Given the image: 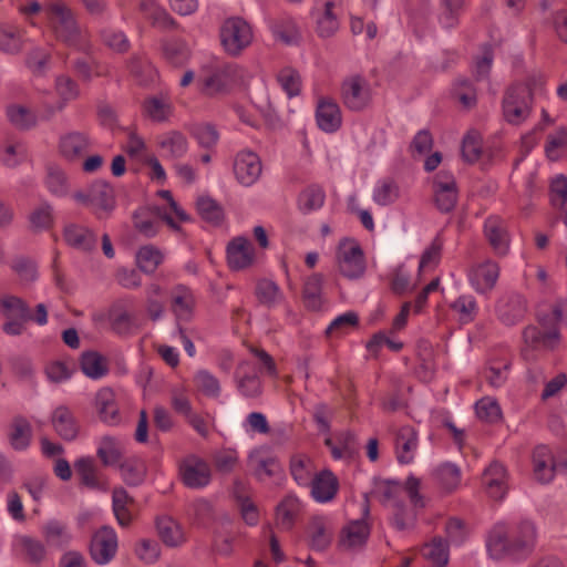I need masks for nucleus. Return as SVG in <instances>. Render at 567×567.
<instances>
[{
    "label": "nucleus",
    "mask_w": 567,
    "mask_h": 567,
    "mask_svg": "<svg viewBox=\"0 0 567 567\" xmlns=\"http://www.w3.org/2000/svg\"><path fill=\"white\" fill-rule=\"evenodd\" d=\"M95 404L100 419L110 425L120 422L118 411L115 402V393L110 388H103L96 393Z\"/></svg>",
    "instance_id": "37"
},
{
    "label": "nucleus",
    "mask_w": 567,
    "mask_h": 567,
    "mask_svg": "<svg viewBox=\"0 0 567 567\" xmlns=\"http://www.w3.org/2000/svg\"><path fill=\"white\" fill-rule=\"evenodd\" d=\"M171 311L177 326L192 321L197 303L196 296L189 287L178 284L171 290Z\"/></svg>",
    "instance_id": "16"
},
{
    "label": "nucleus",
    "mask_w": 567,
    "mask_h": 567,
    "mask_svg": "<svg viewBox=\"0 0 567 567\" xmlns=\"http://www.w3.org/2000/svg\"><path fill=\"white\" fill-rule=\"evenodd\" d=\"M434 196L441 212H450L457 200V189L454 176L447 172H440L433 183Z\"/></svg>",
    "instance_id": "22"
},
{
    "label": "nucleus",
    "mask_w": 567,
    "mask_h": 567,
    "mask_svg": "<svg viewBox=\"0 0 567 567\" xmlns=\"http://www.w3.org/2000/svg\"><path fill=\"white\" fill-rule=\"evenodd\" d=\"M234 174L243 186H251L261 174V162L258 155L250 151L239 152L234 162Z\"/></svg>",
    "instance_id": "19"
},
{
    "label": "nucleus",
    "mask_w": 567,
    "mask_h": 567,
    "mask_svg": "<svg viewBox=\"0 0 567 567\" xmlns=\"http://www.w3.org/2000/svg\"><path fill=\"white\" fill-rule=\"evenodd\" d=\"M55 432L64 440H74L79 433V424L72 412L65 406H59L52 414Z\"/></svg>",
    "instance_id": "38"
},
{
    "label": "nucleus",
    "mask_w": 567,
    "mask_h": 567,
    "mask_svg": "<svg viewBox=\"0 0 567 567\" xmlns=\"http://www.w3.org/2000/svg\"><path fill=\"white\" fill-rule=\"evenodd\" d=\"M525 312V300L519 296L502 300L497 306L498 318L506 326H514L519 322Z\"/></svg>",
    "instance_id": "40"
},
{
    "label": "nucleus",
    "mask_w": 567,
    "mask_h": 567,
    "mask_svg": "<svg viewBox=\"0 0 567 567\" xmlns=\"http://www.w3.org/2000/svg\"><path fill=\"white\" fill-rule=\"evenodd\" d=\"M484 234L497 256L502 257L508 252L509 236L502 218L497 216L488 217L484 223Z\"/></svg>",
    "instance_id": "27"
},
{
    "label": "nucleus",
    "mask_w": 567,
    "mask_h": 567,
    "mask_svg": "<svg viewBox=\"0 0 567 567\" xmlns=\"http://www.w3.org/2000/svg\"><path fill=\"white\" fill-rule=\"evenodd\" d=\"M567 321V300L557 302L547 313L539 315V324L537 327H527L523 332V339L526 346L538 348H553L558 340V324Z\"/></svg>",
    "instance_id": "4"
},
{
    "label": "nucleus",
    "mask_w": 567,
    "mask_h": 567,
    "mask_svg": "<svg viewBox=\"0 0 567 567\" xmlns=\"http://www.w3.org/2000/svg\"><path fill=\"white\" fill-rule=\"evenodd\" d=\"M340 95L348 110L360 112L371 104L374 90L369 79L361 74H351L342 81Z\"/></svg>",
    "instance_id": "11"
},
{
    "label": "nucleus",
    "mask_w": 567,
    "mask_h": 567,
    "mask_svg": "<svg viewBox=\"0 0 567 567\" xmlns=\"http://www.w3.org/2000/svg\"><path fill=\"white\" fill-rule=\"evenodd\" d=\"M499 277V266L491 259L474 262L467 270L470 286L481 295L489 292Z\"/></svg>",
    "instance_id": "17"
},
{
    "label": "nucleus",
    "mask_w": 567,
    "mask_h": 567,
    "mask_svg": "<svg viewBox=\"0 0 567 567\" xmlns=\"http://www.w3.org/2000/svg\"><path fill=\"white\" fill-rule=\"evenodd\" d=\"M134 553L142 563L152 565L158 560L161 547L155 539L142 538L136 542Z\"/></svg>",
    "instance_id": "63"
},
{
    "label": "nucleus",
    "mask_w": 567,
    "mask_h": 567,
    "mask_svg": "<svg viewBox=\"0 0 567 567\" xmlns=\"http://www.w3.org/2000/svg\"><path fill=\"white\" fill-rule=\"evenodd\" d=\"M74 198L90 207L100 219L109 216L115 206L113 188L103 181L94 182L87 192H78Z\"/></svg>",
    "instance_id": "12"
},
{
    "label": "nucleus",
    "mask_w": 567,
    "mask_h": 567,
    "mask_svg": "<svg viewBox=\"0 0 567 567\" xmlns=\"http://www.w3.org/2000/svg\"><path fill=\"white\" fill-rule=\"evenodd\" d=\"M0 313L4 318H20V319H30L31 311L27 303L11 295H6L0 299Z\"/></svg>",
    "instance_id": "53"
},
{
    "label": "nucleus",
    "mask_w": 567,
    "mask_h": 567,
    "mask_svg": "<svg viewBox=\"0 0 567 567\" xmlns=\"http://www.w3.org/2000/svg\"><path fill=\"white\" fill-rule=\"evenodd\" d=\"M44 14L56 40L70 47L79 44L81 31L68 4L60 0H51L44 4Z\"/></svg>",
    "instance_id": "6"
},
{
    "label": "nucleus",
    "mask_w": 567,
    "mask_h": 567,
    "mask_svg": "<svg viewBox=\"0 0 567 567\" xmlns=\"http://www.w3.org/2000/svg\"><path fill=\"white\" fill-rule=\"evenodd\" d=\"M159 151L164 157L181 158L188 151V141L179 131H168L157 137Z\"/></svg>",
    "instance_id": "33"
},
{
    "label": "nucleus",
    "mask_w": 567,
    "mask_h": 567,
    "mask_svg": "<svg viewBox=\"0 0 567 567\" xmlns=\"http://www.w3.org/2000/svg\"><path fill=\"white\" fill-rule=\"evenodd\" d=\"M334 259L338 271L348 279L361 278L365 272L364 252L353 238L344 237L339 240Z\"/></svg>",
    "instance_id": "9"
},
{
    "label": "nucleus",
    "mask_w": 567,
    "mask_h": 567,
    "mask_svg": "<svg viewBox=\"0 0 567 567\" xmlns=\"http://www.w3.org/2000/svg\"><path fill=\"white\" fill-rule=\"evenodd\" d=\"M254 353L260 367L258 368L252 361H243L237 367L234 375L236 388L245 398H256L261 393V371L275 374V362L272 358L264 350H254Z\"/></svg>",
    "instance_id": "5"
},
{
    "label": "nucleus",
    "mask_w": 567,
    "mask_h": 567,
    "mask_svg": "<svg viewBox=\"0 0 567 567\" xmlns=\"http://www.w3.org/2000/svg\"><path fill=\"white\" fill-rule=\"evenodd\" d=\"M28 41L27 30L13 22H0V51L17 55L22 52Z\"/></svg>",
    "instance_id": "25"
},
{
    "label": "nucleus",
    "mask_w": 567,
    "mask_h": 567,
    "mask_svg": "<svg viewBox=\"0 0 567 567\" xmlns=\"http://www.w3.org/2000/svg\"><path fill=\"white\" fill-rule=\"evenodd\" d=\"M316 122L318 127L326 133L338 131L342 123L339 104L331 97H319L316 105Z\"/></svg>",
    "instance_id": "20"
},
{
    "label": "nucleus",
    "mask_w": 567,
    "mask_h": 567,
    "mask_svg": "<svg viewBox=\"0 0 567 567\" xmlns=\"http://www.w3.org/2000/svg\"><path fill=\"white\" fill-rule=\"evenodd\" d=\"M41 530L47 545L51 547H63L71 539L66 525L58 519L48 520Z\"/></svg>",
    "instance_id": "46"
},
{
    "label": "nucleus",
    "mask_w": 567,
    "mask_h": 567,
    "mask_svg": "<svg viewBox=\"0 0 567 567\" xmlns=\"http://www.w3.org/2000/svg\"><path fill=\"white\" fill-rule=\"evenodd\" d=\"M274 35L286 44H295L299 39V31L291 18H280L271 27Z\"/></svg>",
    "instance_id": "62"
},
{
    "label": "nucleus",
    "mask_w": 567,
    "mask_h": 567,
    "mask_svg": "<svg viewBox=\"0 0 567 567\" xmlns=\"http://www.w3.org/2000/svg\"><path fill=\"white\" fill-rule=\"evenodd\" d=\"M112 329L118 334L128 333L135 327V317L132 315L124 303L113 305L109 313Z\"/></svg>",
    "instance_id": "48"
},
{
    "label": "nucleus",
    "mask_w": 567,
    "mask_h": 567,
    "mask_svg": "<svg viewBox=\"0 0 567 567\" xmlns=\"http://www.w3.org/2000/svg\"><path fill=\"white\" fill-rule=\"evenodd\" d=\"M509 360L507 357L492 358L484 372V378L494 388L502 386L507 380Z\"/></svg>",
    "instance_id": "50"
},
{
    "label": "nucleus",
    "mask_w": 567,
    "mask_h": 567,
    "mask_svg": "<svg viewBox=\"0 0 567 567\" xmlns=\"http://www.w3.org/2000/svg\"><path fill=\"white\" fill-rule=\"evenodd\" d=\"M421 553L436 567H444L449 561L447 545L442 538H433L423 546Z\"/></svg>",
    "instance_id": "58"
},
{
    "label": "nucleus",
    "mask_w": 567,
    "mask_h": 567,
    "mask_svg": "<svg viewBox=\"0 0 567 567\" xmlns=\"http://www.w3.org/2000/svg\"><path fill=\"white\" fill-rule=\"evenodd\" d=\"M451 309L457 316V320L462 324L472 322L478 311L475 298L471 295H462L452 302Z\"/></svg>",
    "instance_id": "52"
},
{
    "label": "nucleus",
    "mask_w": 567,
    "mask_h": 567,
    "mask_svg": "<svg viewBox=\"0 0 567 567\" xmlns=\"http://www.w3.org/2000/svg\"><path fill=\"white\" fill-rule=\"evenodd\" d=\"M121 471L124 481L130 485L136 486L144 481L146 464L142 458H130L122 464Z\"/></svg>",
    "instance_id": "61"
},
{
    "label": "nucleus",
    "mask_w": 567,
    "mask_h": 567,
    "mask_svg": "<svg viewBox=\"0 0 567 567\" xmlns=\"http://www.w3.org/2000/svg\"><path fill=\"white\" fill-rule=\"evenodd\" d=\"M17 546L32 563H41L45 558V546L41 540L37 538L30 536H19L17 538Z\"/></svg>",
    "instance_id": "59"
},
{
    "label": "nucleus",
    "mask_w": 567,
    "mask_h": 567,
    "mask_svg": "<svg viewBox=\"0 0 567 567\" xmlns=\"http://www.w3.org/2000/svg\"><path fill=\"white\" fill-rule=\"evenodd\" d=\"M178 471L182 482L189 488H204L212 481L209 463L195 454H189L181 460Z\"/></svg>",
    "instance_id": "14"
},
{
    "label": "nucleus",
    "mask_w": 567,
    "mask_h": 567,
    "mask_svg": "<svg viewBox=\"0 0 567 567\" xmlns=\"http://www.w3.org/2000/svg\"><path fill=\"white\" fill-rule=\"evenodd\" d=\"M323 277L320 274H313L309 276L303 286V299L306 307L310 310H319L322 303L321 290H322Z\"/></svg>",
    "instance_id": "51"
},
{
    "label": "nucleus",
    "mask_w": 567,
    "mask_h": 567,
    "mask_svg": "<svg viewBox=\"0 0 567 567\" xmlns=\"http://www.w3.org/2000/svg\"><path fill=\"white\" fill-rule=\"evenodd\" d=\"M420 481L410 477L405 486L396 481L379 480L374 483L373 496L384 504L395 506L401 503L402 497H408L414 507L423 506L422 497L419 494Z\"/></svg>",
    "instance_id": "10"
},
{
    "label": "nucleus",
    "mask_w": 567,
    "mask_h": 567,
    "mask_svg": "<svg viewBox=\"0 0 567 567\" xmlns=\"http://www.w3.org/2000/svg\"><path fill=\"white\" fill-rule=\"evenodd\" d=\"M219 38L224 51L228 55L238 56L252 43L254 30L243 18L231 17L221 23Z\"/></svg>",
    "instance_id": "7"
},
{
    "label": "nucleus",
    "mask_w": 567,
    "mask_h": 567,
    "mask_svg": "<svg viewBox=\"0 0 567 567\" xmlns=\"http://www.w3.org/2000/svg\"><path fill=\"white\" fill-rule=\"evenodd\" d=\"M55 91L59 95V101L56 103L49 102L45 97L44 100V111L41 112V117L44 120L52 118L59 111H61L65 104L75 99L79 94L76 83L64 75L58 76L55 80Z\"/></svg>",
    "instance_id": "23"
},
{
    "label": "nucleus",
    "mask_w": 567,
    "mask_h": 567,
    "mask_svg": "<svg viewBox=\"0 0 567 567\" xmlns=\"http://www.w3.org/2000/svg\"><path fill=\"white\" fill-rule=\"evenodd\" d=\"M361 511L362 516L358 519L350 520L340 532L339 546L343 549H352L362 546L370 535V508L367 498L362 504Z\"/></svg>",
    "instance_id": "15"
},
{
    "label": "nucleus",
    "mask_w": 567,
    "mask_h": 567,
    "mask_svg": "<svg viewBox=\"0 0 567 567\" xmlns=\"http://www.w3.org/2000/svg\"><path fill=\"white\" fill-rule=\"evenodd\" d=\"M532 463L535 480L548 484L558 473L567 471V453L548 445H538L533 452Z\"/></svg>",
    "instance_id": "8"
},
{
    "label": "nucleus",
    "mask_w": 567,
    "mask_h": 567,
    "mask_svg": "<svg viewBox=\"0 0 567 567\" xmlns=\"http://www.w3.org/2000/svg\"><path fill=\"white\" fill-rule=\"evenodd\" d=\"M341 0H315L311 17L321 38H328L339 29Z\"/></svg>",
    "instance_id": "13"
},
{
    "label": "nucleus",
    "mask_w": 567,
    "mask_h": 567,
    "mask_svg": "<svg viewBox=\"0 0 567 567\" xmlns=\"http://www.w3.org/2000/svg\"><path fill=\"white\" fill-rule=\"evenodd\" d=\"M417 450V434L412 426H402L395 436V454L399 463L410 464Z\"/></svg>",
    "instance_id": "32"
},
{
    "label": "nucleus",
    "mask_w": 567,
    "mask_h": 567,
    "mask_svg": "<svg viewBox=\"0 0 567 567\" xmlns=\"http://www.w3.org/2000/svg\"><path fill=\"white\" fill-rule=\"evenodd\" d=\"M301 508L300 501L296 496H287L277 507V522L284 528H290Z\"/></svg>",
    "instance_id": "55"
},
{
    "label": "nucleus",
    "mask_w": 567,
    "mask_h": 567,
    "mask_svg": "<svg viewBox=\"0 0 567 567\" xmlns=\"http://www.w3.org/2000/svg\"><path fill=\"white\" fill-rule=\"evenodd\" d=\"M45 185L54 196L62 197L68 194L69 186L65 173L56 165L48 167Z\"/></svg>",
    "instance_id": "60"
},
{
    "label": "nucleus",
    "mask_w": 567,
    "mask_h": 567,
    "mask_svg": "<svg viewBox=\"0 0 567 567\" xmlns=\"http://www.w3.org/2000/svg\"><path fill=\"white\" fill-rule=\"evenodd\" d=\"M173 111V103L166 94L150 95L142 104L143 115L157 123L168 121Z\"/></svg>",
    "instance_id": "31"
},
{
    "label": "nucleus",
    "mask_w": 567,
    "mask_h": 567,
    "mask_svg": "<svg viewBox=\"0 0 567 567\" xmlns=\"http://www.w3.org/2000/svg\"><path fill=\"white\" fill-rule=\"evenodd\" d=\"M163 204L157 207L158 215L175 230H178L177 221L187 220L186 213L174 200L169 190L158 192Z\"/></svg>",
    "instance_id": "41"
},
{
    "label": "nucleus",
    "mask_w": 567,
    "mask_h": 567,
    "mask_svg": "<svg viewBox=\"0 0 567 567\" xmlns=\"http://www.w3.org/2000/svg\"><path fill=\"white\" fill-rule=\"evenodd\" d=\"M74 467L82 484L91 488H102V481L97 474L95 463L91 457L80 458L76 461Z\"/></svg>",
    "instance_id": "54"
},
{
    "label": "nucleus",
    "mask_w": 567,
    "mask_h": 567,
    "mask_svg": "<svg viewBox=\"0 0 567 567\" xmlns=\"http://www.w3.org/2000/svg\"><path fill=\"white\" fill-rule=\"evenodd\" d=\"M255 247L246 238H234L227 246V260L231 269H244L249 267L255 260Z\"/></svg>",
    "instance_id": "29"
},
{
    "label": "nucleus",
    "mask_w": 567,
    "mask_h": 567,
    "mask_svg": "<svg viewBox=\"0 0 567 567\" xmlns=\"http://www.w3.org/2000/svg\"><path fill=\"white\" fill-rule=\"evenodd\" d=\"M244 73V69L235 63L212 59L202 65L198 83L205 95H223L243 82Z\"/></svg>",
    "instance_id": "3"
},
{
    "label": "nucleus",
    "mask_w": 567,
    "mask_h": 567,
    "mask_svg": "<svg viewBox=\"0 0 567 567\" xmlns=\"http://www.w3.org/2000/svg\"><path fill=\"white\" fill-rule=\"evenodd\" d=\"M134 499L123 487L114 488L112 494V508L117 524L127 527L133 520Z\"/></svg>",
    "instance_id": "35"
},
{
    "label": "nucleus",
    "mask_w": 567,
    "mask_h": 567,
    "mask_svg": "<svg viewBox=\"0 0 567 567\" xmlns=\"http://www.w3.org/2000/svg\"><path fill=\"white\" fill-rule=\"evenodd\" d=\"M189 132L198 145L204 148H213L219 140L216 126L207 122L193 124Z\"/></svg>",
    "instance_id": "56"
},
{
    "label": "nucleus",
    "mask_w": 567,
    "mask_h": 567,
    "mask_svg": "<svg viewBox=\"0 0 567 567\" xmlns=\"http://www.w3.org/2000/svg\"><path fill=\"white\" fill-rule=\"evenodd\" d=\"M401 195L399 183L392 177H383L373 186L372 200L382 207L394 204Z\"/></svg>",
    "instance_id": "36"
},
{
    "label": "nucleus",
    "mask_w": 567,
    "mask_h": 567,
    "mask_svg": "<svg viewBox=\"0 0 567 567\" xmlns=\"http://www.w3.org/2000/svg\"><path fill=\"white\" fill-rule=\"evenodd\" d=\"M163 55L172 66L181 68L188 62L190 50L185 41L171 39L163 44Z\"/></svg>",
    "instance_id": "45"
},
{
    "label": "nucleus",
    "mask_w": 567,
    "mask_h": 567,
    "mask_svg": "<svg viewBox=\"0 0 567 567\" xmlns=\"http://www.w3.org/2000/svg\"><path fill=\"white\" fill-rule=\"evenodd\" d=\"M117 547L118 540L115 529L110 526H103L92 537V558L97 564L105 565L114 558Z\"/></svg>",
    "instance_id": "18"
},
{
    "label": "nucleus",
    "mask_w": 567,
    "mask_h": 567,
    "mask_svg": "<svg viewBox=\"0 0 567 567\" xmlns=\"http://www.w3.org/2000/svg\"><path fill=\"white\" fill-rule=\"evenodd\" d=\"M308 488L316 502L328 503L336 496L339 483L332 472L324 470L315 475Z\"/></svg>",
    "instance_id": "30"
},
{
    "label": "nucleus",
    "mask_w": 567,
    "mask_h": 567,
    "mask_svg": "<svg viewBox=\"0 0 567 567\" xmlns=\"http://www.w3.org/2000/svg\"><path fill=\"white\" fill-rule=\"evenodd\" d=\"M538 529L529 518H522L511 526L496 525L488 534L486 549L495 560L523 563L536 549Z\"/></svg>",
    "instance_id": "1"
},
{
    "label": "nucleus",
    "mask_w": 567,
    "mask_h": 567,
    "mask_svg": "<svg viewBox=\"0 0 567 567\" xmlns=\"http://www.w3.org/2000/svg\"><path fill=\"white\" fill-rule=\"evenodd\" d=\"M309 547L315 551H324L332 542L333 527L329 518L313 517L306 530Z\"/></svg>",
    "instance_id": "21"
},
{
    "label": "nucleus",
    "mask_w": 567,
    "mask_h": 567,
    "mask_svg": "<svg viewBox=\"0 0 567 567\" xmlns=\"http://www.w3.org/2000/svg\"><path fill=\"white\" fill-rule=\"evenodd\" d=\"M89 148L87 137L79 132H70L60 137L59 152L68 161L81 158Z\"/></svg>",
    "instance_id": "34"
},
{
    "label": "nucleus",
    "mask_w": 567,
    "mask_h": 567,
    "mask_svg": "<svg viewBox=\"0 0 567 567\" xmlns=\"http://www.w3.org/2000/svg\"><path fill=\"white\" fill-rule=\"evenodd\" d=\"M32 439V426L28 420L18 416L14 417L9 432L10 445L16 451H24L30 445Z\"/></svg>",
    "instance_id": "44"
},
{
    "label": "nucleus",
    "mask_w": 567,
    "mask_h": 567,
    "mask_svg": "<svg viewBox=\"0 0 567 567\" xmlns=\"http://www.w3.org/2000/svg\"><path fill=\"white\" fill-rule=\"evenodd\" d=\"M462 155L465 161L474 163L482 155V136L478 131L470 130L463 137Z\"/></svg>",
    "instance_id": "64"
},
{
    "label": "nucleus",
    "mask_w": 567,
    "mask_h": 567,
    "mask_svg": "<svg viewBox=\"0 0 567 567\" xmlns=\"http://www.w3.org/2000/svg\"><path fill=\"white\" fill-rule=\"evenodd\" d=\"M140 9L156 25L163 28H173L175 25L174 19L159 4L158 0H140Z\"/></svg>",
    "instance_id": "49"
},
{
    "label": "nucleus",
    "mask_w": 567,
    "mask_h": 567,
    "mask_svg": "<svg viewBox=\"0 0 567 567\" xmlns=\"http://www.w3.org/2000/svg\"><path fill=\"white\" fill-rule=\"evenodd\" d=\"M545 153L548 159L558 161L567 154V130L559 128L547 136Z\"/></svg>",
    "instance_id": "57"
},
{
    "label": "nucleus",
    "mask_w": 567,
    "mask_h": 567,
    "mask_svg": "<svg viewBox=\"0 0 567 567\" xmlns=\"http://www.w3.org/2000/svg\"><path fill=\"white\" fill-rule=\"evenodd\" d=\"M135 259L138 269L151 275L163 262L164 254L153 245H145L137 250Z\"/></svg>",
    "instance_id": "47"
},
{
    "label": "nucleus",
    "mask_w": 567,
    "mask_h": 567,
    "mask_svg": "<svg viewBox=\"0 0 567 567\" xmlns=\"http://www.w3.org/2000/svg\"><path fill=\"white\" fill-rule=\"evenodd\" d=\"M544 78L540 74L529 76L524 83L513 84L503 99V115L506 122L519 125L533 110V96L543 90Z\"/></svg>",
    "instance_id": "2"
},
{
    "label": "nucleus",
    "mask_w": 567,
    "mask_h": 567,
    "mask_svg": "<svg viewBox=\"0 0 567 567\" xmlns=\"http://www.w3.org/2000/svg\"><path fill=\"white\" fill-rule=\"evenodd\" d=\"M156 529L162 542L168 547H177L185 542L182 526L169 516L158 517Z\"/></svg>",
    "instance_id": "39"
},
{
    "label": "nucleus",
    "mask_w": 567,
    "mask_h": 567,
    "mask_svg": "<svg viewBox=\"0 0 567 567\" xmlns=\"http://www.w3.org/2000/svg\"><path fill=\"white\" fill-rule=\"evenodd\" d=\"M65 243L74 249L83 252H91L96 248V234L82 224L69 223L63 228Z\"/></svg>",
    "instance_id": "24"
},
{
    "label": "nucleus",
    "mask_w": 567,
    "mask_h": 567,
    "mask_svg": "<svg viewBox=\"0 0 567 567\" xmlns=\"http://www.w3.org/2000/svg\"><path fill=\"white\" fill-rule=\"evenodd\" d=\"M44 111V100L42 99L37 106V111H32L30 107L19 104L11 103L6 109L8 121L19 130H29L37 125L38 121H45L42 118L41 112Z\"/></svg>",
    "instance_id": "26"
},
{
    "label": "nucleus",
    "mask_w": 567,
    "mask_h": 567,
    "mask_svg": "<svg viewBox=\"0 0 567 567\" xmlns=\"http://www.w3.org/2000/svg\"><path fill=\"white\" fill-rule=\"evenodd\" d=\"M482 483L491 498L495 501L503 499L507 493L505 467L498 462L491 463L483 473Z\"/></svg>",
    "instance_id": "28"
},
{
    "label": "nucleus",
    "mask_w": 567,
    "mask_h": 567,
    "mask_svg": "<svg viewBox=\"0 0 567 567\" xmlns=\"http://www.w3.org/2000/svg\"><path fill=\"white\" fill-rule=\"evenodd\" d=\"M80 365L82 372L92 380H100L109 372L106 358L93 350L82 353Z\"/></svg>",
    "instance_id": "42"
},
{
    "label": "nucleus",
    "mask_w": 567,
    "mask_h": 567,
    "mask_svg": "<svg viewBox=\"0 0 567 567\" xmlns=\"http://www.w3.org/2000/svg\"><path fill=\"white\" fill-rule=\"evenodd\" d=\"M290 473L296 483L303 487H308L317 474L313 461L303 454L295 455L291 458Z\"/></svg>",
    "instance_id": "43"
}]
</instances>
